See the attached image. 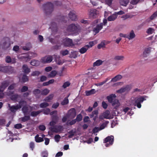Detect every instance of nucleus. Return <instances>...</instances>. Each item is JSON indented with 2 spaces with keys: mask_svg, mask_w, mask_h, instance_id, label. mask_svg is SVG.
Returning a JSON list of instances; mask_svg holds the SVG:
<instances>
[{
  "mask_svg": "<svg viewBox=\"0 0 157 157\" xmlns=\"http://www.w3.org/2000/svg\"><path fill=\"white\" fill-rule=\"evenodd\" d=\"M115 94H111L107 97V99L109 102L112 104L113 106H115V109H116L120 105L119 100L116 98Z\"/></svg>",
  "mask_w": 157,
  "mask_h": 157,
  "instance_id": "f257e3e1",
  "label": "nucleus"
},
{
  "mask_svg": "<svg viewBox=\"0 0 157 157\" xmlns=\"http://www.w3.org/2000/svg\"><path fill=\"white\" fill-rule=\"evenodd\" d=\"M43 8L46 15L50 14L54 10L53 5L50 2H48L43 5Z\"/></svg>",
  "mask_w": 157,
  "mask_h": 157,
  "instance_id": "f03ea898",
  "label": "nucleus"
},
{
  "mask_svg": "<svg viewBox=\"0 0 157 157\" xmlns=\"http://www.w3.org/2000/svg\"><path fill=\"white\" fill-rule=\"evenodd\" d=\"M79 28V26L78 25L71 24L68 26L67 31L71 34H75L78 32Z\"/></svg>",
  "mask_w": 157,
  "mask_h": 157,
  "instance_id": "7ed1b4c3",
  "label": "nucleus"
},
{
  "mask_svg": "<svg viewBox=\"0 0 157 157\" xmlns=\"http://www.w3.org/2000/svg\"><path fill=\"white\" fill-rule=\"evenodd\" d=\"M94 45V43L93 41L90 42L89 43V44L86 45L82 47L80 49L79 52L81 54H84L86 52L89 48L92 47Z\"/></svg>",
  "mask_w": 157,
  "mask_h": 157,
  "instance_id": "20e7f679",
  "label": "nucleus"
},
{
  "mask_svg": "<svg viewBox=\"0 0 157 157\" xmlns=\"http://www.w3.org/2000/svg\"><path fill=\"white\" fill-rule=\"evenodd\" d=\"M114 141V137L112 136H108L104 140V143H106L105 144L106 147H108L113 144Z\"/></svg>",
  "mask_w": 157,
  "mask_h": 157,
  "instance_id": "39448f33",
  "label": "nucleus"
},
{
  "mask_svg": "<svg viewBox=\"0 0 157 157\" xmlns=\"http://www.w3.org/2000/svg\"><path fill=\"white\" fill-rule=\"evenodd\" d=\"M146 97V96H140L139 98H136L135 99V103L136 104L137 107L140 108L141 107V103L143 102L144 100H145V98Z\"/></svg>",
  "mask_w": 157,
  "mask_h": 157,
  "instance_id": "423d86ee",
  "label": "nucleus"
},
{
  "mask_svg": "<svg viewBox=\"0 0 157 157\" xmlns=\"http://www.w3.org/2000/svg\"><path fill=\"white\" fill-rule=\"evenodd\" d=\"M76 113L75 109L74 108L70 109L68 112L67 116L68 117H70L72 119L75 117L76 115Z\"/></svg>",
  "mask_w": 157,
  "mask_h": 157,
  "instance_id": "0eeeda50",
  "label": "nucleus"
},
{
  "mask_svg": "<svg viewBox=\"0 0 157 157\" xmlns=\"http://www.w3.org/2000/svg\"><path fill=\"white\" fill-rule=\"evenodd\" d=\"M52 57L51 56H46L42 58L40 60L41 62L43 63H50L52 60Z\"/></svg>",
  "mask_w": 157,
  "mask_h": 157,
  "instance_id": "6e6552de",
  "label": "nucleus"
},
{
  "mask_svg": "<svg viewBox=\"0 0 157 157\" xmlns=\"http://www.w3.org/2000/svg\"><path fill=\"white\" fill-rule=\"evenodd\" d=\"M10 82L8 81H4L0 86V91L2 93L4 90L9 86Z\"/></svg>",
  "mask_w": 157,
  "mask_h": 157,
  "instance_id": "1a4fd4ad",
  "label": "nucleus"
},
{
  "mask_svg": "<svg viewBox=\"0 0 157 157\" xmlns=\"http://www.w3.org/2000/svg\"><path fill=\"white\" fill-rule=\"evenodd\" d=\"M14 93V91L10 90L8 93V95L11 96L10 99L12 100L15 101L17 100L20 96L17 94H13Z\"/></svg>",
  "mask_w": 157,
  "mask_h": 157,
  "instance_id": "9d476101",
  "label": "nucleus"
},
{
  "mask_svg": "<svg viewBox=\"0 0 157 157\" xmlns=\"http://www.w3.org/2000/svg\"><path fill=\"white\" fill-rule=\"evenodd\" d=\"M68 16L70 19L72 21H75L77 19V16L74 11H70L68 14Z\"/></svg>",
  "mask_w": 157,
  "mask_h": 157,
  "instance_id": "9b49d317",
  "label": "nucleus"
},
{
  "mask_svg": "<svg viewBox=\"0 0 157 157\" xmlns=\"http://www.w3.org/2000/svg\"><path fill=\"white\" fill-rule=\"evenodd\" d=\"M65 46L67 47L72 46L74 45L72 39L67 38L63 43Z\"/></svg>",
  "mask_w": 157,
  "mask_h": 157,
  "instance_id": "f8f14e48",
  "label": "nucleus"
},
{
  "mask_svg": "<svg viewBox=\"0 0 157 157\" xmlns=\"http://www.w3.org/2000/svg\"><path fill=\"white\" fill-rule=\"evenodd\" d=\"M97 14V10L95 9H90L89 11V15L90 17L95 18Z\"/></svg>",
  "mask_w": 157,
  "mask_h": 157,
  "instance_id": "ddd939ff",
  "label": "nucleus"
},
{
  "mask_svg": "<svg viewBox=\"0 0 157 157\" xmlns=\"http://www.w3.org/2000/svg\"><path fill=\"white\" fill-rule=\"evenodd\" d=\"M130 87L129 86H128L125 87L121 88L119 90H117V92L118 93L121 94L124 92L128 91L130 90Z\"/></svg>",
  "mask_w": 157,
  "mask_h": 157,
  "instance_id": "4468645a",
  "label": "nucleus"
},
{
  "mask_svg": "<svg viewBox=\"0 0 157 157\" xmlns=\"http://www.w3.org/2000/svg\"><path fill=\"white\" fill-rule=\"evenodd\" d=\"M98 110H96L93 111L91 114L90 115V117L91 118H93V120L95 121L98 118Z\"/></svg>",
  "mask_w": 157,
  "mask_h": 157,
  "instance_id": "2eb2a0df",
  "label": "nucleus"
},
{
  "mask_svg": "<svg viewBox=\"0 0 157 157\" xmlns=\"http://www.w3.org/2000/svg\"><path fill=\"white\" fill-rule=\"evenodd\" d=\"M103 24L101 23L98 24L96 27L94 28V31L96 33H98L99 31L103 28Z\"/></svg>",
  "mask_w": 157,
  "mask_h": 157,
  "instance_id": "dca6fc26",
  "label": "nucleus"
},
{
  "mask_svg": "<svg viewBox=\"0 0 157 157\" xmlns=\"http://www.w3.org/2000/svg\"><path fill=\"white\" fill-rule=\"evenodd\" d=\"M9 110L13 113H15L17 110L19 109V108L20 107L17 105L11 106L10 104H9Z\"/></svg>",
  "mask_w": 157,
  "mask_h": 157,
  "instance_id": "f3484780",
  "label": "nucleus"
},
{
  "mask_svg": "<svg viewBox=\"0 0 157 157\" xmlns=\"http://www.w3.org/2000/svg\"><path fill=\"white\" fill-rule=\"evenodd\" d=\"M61 126L53 127L50 128L51 131L53 132L58 133L61 131Z\"/></svg>",
  "mask_w": 157,
  "mask_h": 157,
  "instance_id": "a211bd4d",
  "label": "nucleus"
},
{
  "mask_svg": "<svg viewBox=\"0 0 157 157\" xmlns=\"http://www.w3.org/2000/svg\"><path fill=\"white\" fill-rule=\"evenodd\" d=\"M33 94L36 98H39L40 97L41 91L38 89H34L33 91Z\"/></svg>",
  "mask_w": 157,
  "mask_h": 157,
  "instance_id": "6ab92c4d",
  "label": "nucleus"
},
{
  "mask_svg": "<svg viewBox=\"0 0 157 157\" xmlns=\"http://www.w3.org/2000/svg\"><path fill=\"white\" fill-rule=\"evenodd\" d=\"M29 109V108L26 105L24 106L21 109V110L24 115H27L29 114L28 113Z\"/></svg>",
  "mask_w": 157,
  "mask_h": 157,
  "instance_id": "aec40b11",
  "label": "nucleus"
},
{
  "mask_svg": "<svg viewBox=\"0 0 157 157\" xmlns=\"http://www.w3.org/2000/svg\"><path fill=\"white\" fill-rule=\"evenodd\" d=\"M117 15H116L115 13L109 16L107 18V20L109 21H114L117 17Z\"/></svg>",
  "mask_w": 157,
  "mask_h": 157,
  "instance_id": "412c9836",
  "label": "nucleus"
},
{
  "mask_svg": "<svg viewBox=\"0 0 157 157\" xmlns=\"http://www.w3.org/2000/svg\"><path fill=\"white\" fill-rule=\"evenodd\" d=\"M136 35L133 30L130 32L129 35H127V38L129 40H131L135 37Z\"/></svg>",
  "mask_w": 157,
  "mask_h": 157,
  "instance_id": "4be33fe9",
  "label": "nucleus"
},
{
  "mask_svg": "<svg viewBox=\"0 0 157 157\" xmlns=\"http://www.w3.org/2000/svg\"><path fill=\"white\" fill-rule=\"evenodd\" d=\"M6 61L7 63H14L15 62V59L13 58L11 59L10 56H7L6 58Z\"/></svg>",
  "mask_w": 157,
  "mask_h": 157,
  "instance_id": "5701e85b",
  "label": "nucleus"
},
{
  "mask_svg": "<svg viewBox=\"0 0 157 157\" xmlns=\"http://www.w3.org/2000/svg\"><path fill=\"white\" fill-rule=\"evenodd\" d=\"M122 78V76L121 75H118L112 78L111 80V82H115L121 79Z\"/></svg>",
  "mask_w": 157,
  "mask_h": 157,
  "instance_id": "b1692460",
  "label": "nucleus"
},
{
  "mask_svg": "<svg viewBox=\"0 0 157 157\" xmlns=\"http://www.w3.org/2000/svg\"><path fill=\"white\" fill-rule=\"evenodd\" d=\"M21 120L23 122H25L30 119V116L29 115H24V116L23 117H21L20 118Z\"/></svg>",
  "mask_w": 157,
  "mask_h": 157,
  "instance_id": "393cba45",
  "label": "nucleus"
},
{
  "mask_svg": "<svg viewBox=\"0 0 157 157\" xmlns=\"http://www.w3.org/2000/svg\"><path fill=\"white\" fill-rule=\"evenodd\" d=\"M42 112V110H39L37 111H34L30 113V115L33 117H35Z\"/></svg>",
  "mask_w": 157,
  "mask_h": 157,
  "instance_id": "a878e982",
  "label": "nucleus"
},
{
  "mask_svg": "<svg viewBox=\"0 0 157 157\" xmlns=\"http://www.w3.org/2000/svg\"><path fill=\"white\" fill-rule=\"evenodd\" d=\"M57 73V72L56 71H52L48 75V77L49 78H53L56 76Z\"/></svg>",
  "mask_w": 157,
  "mask_h": 157,
  "instance_id": "bb28decb",
  "label": "nucleus"
},
{
  "mask_svg": "<svg viewBox=\"0 0 157 157\" xmlns=\"http://www.w3.org/2000/svg\"><path fill=\"white\" fill-rule=\"evenodd\" d=\"M129 2V0H120V3L121 5L126 6Z\"/></svg>",
  "mask_w": 157,
  "mask_h": 157,
  "instance_id": "cd10ccee",
  "label": "nucleus"
},
{
  "mask_svg": "<svg viewBox=\"0 0 157 157\" xmlns=\"http://www.w3.org/2000/svg\"><path fill=\"white\" fill-rule=\"evenodd\" d=\"M96 93L95 90L94 89H92L90 90H86L85 91L86 95L89 96L94 94Z\"/></svg>",
  "mask_w": 157,
  "mask_h": 157,
  "instance_id": "c85d7f7f",
  "label": "nucleus"
},
{
  "mask_svg": "<svg viewBox=\"0 0 157 157\" xmlns=\"http://www.w3.org/2000/svg\"><path fill=\"white\" fill-rule=\"evenodd\" d=\"M151 52V48H149L145 49L144 52V56L147 57Z\"/></svg>",
  "mask_w": 157,
  "mask_h": 157,
  "instance_id": "c756f323",
  "label": "nucleus"
},
{
  "mask_svg": "<svg viewBox=\"0 0 157 157\" xmlns=\"http://www.w3.org/2000/svg\"><path fill=\"white\" fill-rule=\"evenodd\" d=\"M22 68L25 73L28 74L30 72V69L28 67V66L26 65H24Z\"/></svg>",
  "mask_w": 157,
  "mask_h": 157,
  "instance_id": "7c9ffc66",
  "label": "nucleus"
},
{
  "mask_svg": "<svg viewBox=\"0 0 157 157\" xmlns=\"http://www.w3.org/2000/svg\"><path fill=\"white\" fill-rule=\"evenodd\" d=\"M35 140L36 142L37 143H40L43 142L44 141V139L43 138L40 137L38 135H37L35 136Z\"/></svg>",
  "mask_w": 157,
  "mask_h": 157,
  "instance_id": "2f4dec72",
  "label": "nucleus"
},
{
  "mask_svg": "<svg viewBox=\"0 0 157 157\" xmlns=\"http://www.w3.org/2000/svg\"><path fill=\"white\" fill-rule=\"evenodd\" d=\"M103 63V61L100 59H98L94 62L93 64V66L95 67L96 66H99L101 65Z\"/></svg>",
  "mask_w": 157,
  "mask_h": 157,
  "instance_id": "473e14b6",
  "label": "nucleus"
},
{
  "mask_svg": "<svg viewBox=\"0 0 157 157\" xmlns=\"http://www.w3.org/2000/svg\"><path fill=\"white\" fill-rule=\"evenodd\" d=\"M9 67L7 66L0 67V71L7 72L9 70Z\"/></svg>",
  "mask_w": 157,
  "mask_h": 157,
  "instance_id": "72a5a7b5",
  "label": "nucleus"
},
{
  "mask_svg": "<svg viewBox=\"0 0 157 157\" xmlns=\"http://www.w3.org/2000/svg\"><path fill=\"white\" fill-rule=\"evenodd\" d=\"M30 64L33 66H37L39 64V62L38 60L33 59L31 60Z\"/></svg>",
  "mask_w": 157,
  "mask_h": 157,
  "instance_id": "f704fd0d",
  "label": "nucleus"
},
{
  "mask_svg": "<svg viewBox=\"0 0 157 157\" xmlns=\"http://www.w3.org/2000/svg\"><path fill=\"white\" fill-rule=\"evenodd\" d=\"M50 90L47 89H45L41 91V95H46L48 94Z\"/></svg>",
  "mask_w": 157,
  "mask_h": 157,
  "instance_id": "c9c22d12",
  "label": "nucleus"
},
{
  "mask_svg": "<svg viewBox=\"0 0 157 157\" xmlns=\"http://www.w3.org/2000/svg\"><path fill=\"white\" fill-rule=\"evenodd\" d=\"M53 97V95L51 94L49 95L48 96L46 97L44 101L46 102H49L50 100H52Z\"/></svg>",
  "mask_w": 157,
  "mask_h": 157,
  "instance_id": "e433bc0d",
  "label": "nucleus"
},
{
  "mask_svg": "<svg viewBox=\"0 0 157 157\" xmlns=\"http://www.w3.org/2000/svg\"><path fill=\"white\" fill-rule=\"evenodd\" d=\"M110 114V111L109 110H106L105 112H104L102 114L104 116V117L105 119H108L109 118V116Z\"/></svg>",
  "mask_w": 157,
  "mask_h": 157,
  "instance_id": "4c0bfd02",
  "label": "nucleus"
},
{
  "mask_svg": "<svg viewBox=\"0 0 157 157\" xmlns=\"http://www.w3.org/2000/svg\"><path fill=\"white\" fill-rule=\"evenodd\" d=\"M124 58V56H117L114 57V59L116 60H123Z\"/></svg>",
  "mask_w": 157,
  "mask_h": 157,
  "instance_id": "58836bf2",
  "label": "nucleus"
},
{
  "mask_svg": "<svg viewBox=\"0 0 157 157\" xmlns=\"http://www.w3.org/2000/svg\"><path fill=\"white\" fill-rule=\"evenodd\" d=\"M82 115L81 114H79L76 117V118L75 119V120L77 122H80L82 121Z\"/></svg>",
  "mask_w": 157,
  "mask_h": 157,
  "instance_id": "ea45409f",
  "label": "nucleus"
},
{
  "mask_svg": "<svg viewBox=\"0 0 157 157\" xmlns=\"http://www.w3.org/2000/svg\"><path fill=\"white\" fill-rule=\"evenodd\" d=\"M40 107L41 108H46L49 105V104L47 102H43L40 104Z\"/></svg>",
  "mask_w": 157,
  "mask_h": 157,
  "instance_id": "a19ab883",
  "label": "nucleus"
},
{
  "mask_svg": "<svg viewBox=\"0 0 157 157\" xmlns=\"http://www.w3.org/2000/svg\"><path fill=\"white\" fill-rule=\"evenodd\" d=\"M157 17V10L154 12L150 17L151 20L155 19Z\"/></svg>",
  "mask_w": 157,
  "mask_h": 157,
  "instance_id": "79ce46f5",
  "label": "nucleus"
},
{
  "mask_svg": "<svg viewBox=\"0 0 157 157\" xmlns=\"http://www.w3.org/2000/svg\"><path fill=\"white\" fill-rule=\"evenodd\" d=\"M26 102L24 100H21L19 102V105H17V106H18L19 107V109H21L22 106H23L25 104H26Z\"/></svg>",
  "mask_w": 157,
  "mask_h": 157,
  "instance_id": "37998d69",
  "label": "nucleus"
},
{
  "mask_svg": "<svg viewBox=\"0 0 157 157\" xmlns=\"http://www.w3.org/2000/svg\"><path fill=\"white\" fill-rule=\"evenodd\" d=\"M70 85V82H69L67 81L63 83L62 87L63 88L65 89L67 87L69 86Z\"/></svg>",
  "mask_w": 157,
  "mask_h": 157,
  "instance_id": "c03bdc74",
  "label": "nucleus"
},
{
  "mask_svg": "<svg viewBox=\"0 0 157 157\" xmlns=\"http://www.w3.org/2000/svg\"><path fill=\"white\" fill-rule=\"evenodd\" d=\"M16 86V84L13 83L11 84L8 87V90H13Z\"/></svg>",
  "mask_w": 157,
  "mask_h": 157,
  "instance_id": "a18cd8bd",
  "label": "nucleus"
},
{
  "mask_svg": "<svg viewBox=\"0 0 157 157\" xmlns=\"http://www.w3.org/2000/svg\"><path fill=\"white\" fill-rule=\"evenodd\" d=\"M140 2V0H132L130 4L132 5H136Z\"/></svg>",
  "mask_w": 157,
  "mask_h": 157,
  "instance_id": "49530a36",
  "label": "nucleus"
},
{
  "mask_svg": "<svg viewBox=\"0 0 157 157\" xmlns=\"http://www.w3.org/2000/svg\"><path fill=\"white\" fill-rule=\"evenodd\" d=\"M105 44L104 42H101V43L99 44L97 46L98 49H100L102 48H105Z\"/></svg>",
  "mask_w": 157,
  "mask_h": 157,
  "instance_id": "de8ad7c7",
  "label": "nucleus"
},
{
  "mask_svg": "<svg viewBox=\"0 0 157 157\" xmlns=\"http://www.w3.org/2000/svg\"><path fill=\"white\" fill-rule=\"evenodd\" d=\"M22 82H25L28 80V77L25 75H24L22 77Z\"/></svg>",
  "mask_w": 157,
  "mask_h": 157,
  "instance_id": "09e8293b",
  "label": "nucleus"
},
{
  "mask_svg": "<svg viewBox=\"0 0 157 157\" xmlns=\"http://www.w3.org/2000/svg\"><path fill=\"white\" fill-rule=\"evenodd\" d=\"M109 79L108 78H107L105 80L102 82L95 84V85L97 86H102L105 83L108 81Z\"/></svg>",
  "mask_w": 157,
  "mask_h": 157,
  "instance_id": "8fccbe9b",
  "label": "nucleus"
},
{
  "mask_svg": "<svg viewBox=\"0 0 157 157\" xmlns=\"http://www.w3.org/2000/svg\"><path fill=\"white\" fill-rule=\"evenodd\" d=\"M69 101L67 98H65L61 102V104L62 105H67Z\"/></svg>",
  "mask_w": 157,
  "mask_h": 157,
  "instance_id": "3c124183",
  "label": "nucleus"
},
{
  "mask_svg": "<svg viewBox=\"0 0 157 157\" xmlns=\"http://www.w3.org/2000/svg\"><path fill=\"white\" fill-rule=\"evenodd\" d=\"M105 4L109 6L112 5L113 0H104Z\"/></svg>",
  "mask_w": 157,
  "mask_h": 157,
  "instance_id": "603ef678",
  "label": "nucleus"
},
{
  "mask_svg": "<svg viewBox=\"0 0 157 157\" xmlns=\"http://www.w3.org/2000/svg\"><path fill=\"white\" fill-rule=\"evenodd\" d=\"M49 41L53 44H59V42L58 41H56L54 39L52 38H50L49 39Z\"/></svg>",
  "mask_w": 157,
  "mask_h": 157,
  "instance_id": "864d4df0",
  "label": "nucleus"
},
{
  "mask_svg": "<svg viewBox=\"0 0 157 157\" xmlns=\"http://www.w3.org/2000/svg\"><path fill=\"white\" fill-rule=\"evenodd\" d=\"M60 53L63 56L67 55L69 53V51L66 49L60 52Z\"/></svg>",
  "mask_w": 157,
  "mask_h": 157,
  "instance_id": "5fc2aeb1",
  "label": "nucleus"
},
{
  "mask_svg": "<svg viewBox=\"0 0 157 157\" xmlns=\"http://www.w3.org/2000/svg\"><path fill=\"white\" fill-rule=\"evenodd\" d=\"M68 133L69 134L68 137L69 138H71L74 135L75 132H73V130H71Z\"/></svg>",
  "mask_w": 157,
  "mask_h": 157,
  "instance_id": "6e6d98bb",
  "label": "nucleus"
},
{
  "mask_svg": "<svg viewBox=\"0 0 157 157\" xmlns=\"http://www.w3.org/2000/svg\"><path fill=\"white\" fill-rule=\"evenodd\" d=\"M61 138L60 136L59 135H56L55 136L54 139L55 141L57 142H59Z\"/></svg>",
  "mask_w": 157,
  "mask_h": 157,
  "instance_id": "4d7b16f0",
  "label": "nucleus"
},
{
  "mask_svg": "<svg viewBox=\"0 0 157 157\" xmlns=\"http://www.w3.org/2000/svg\"><path fill=\"white\" fill-rule=\"evenodd\" d=\"M48 153L47 151H44L42 152L41 154L42 157H48Z\"/></svg>",
  "mask_w": 157,
  "mask_h": 157,
  "instance_id": "13d9d810",
  "label": "nucleus"
},
{
  "mask_svg": "<svg viewBox=\"0 0 157 157\" xmlns=\"http://www.w3.org/2000/svg\"><path fill=\"white\" fill-rule=\"evenodd\" d=\"M40 74V72L38 71H33L31 74L33 76H38Z\"/></svg>",
  "mask_w": 157,
  "mask_h": 157,
  "instance_id": "bf43d9fd",
  "label": "nucleus"
},
{
  "mask_svg": "<svg viewBox=\"0 0 157 157\" xmlns=\"http://www.w3.org/2000/svg\"><path fill=\"white\" fill-rule=\"evenodd\" d=\"M28 88L27 86H23L21 89V92H24L28 90Z\"/></svg>",
  "mask_w": 157,
  "mask_h": 157,
  "instance_id": "052dcab7",
  "label": "nucleus"
},
{
  "mask_svg": "<svg viewBox=\"0 0 157 157\" xmlns=\"http://www.w3.org/2000/svg\"><path fill=\"white\" fill-rule=\"evenodd\" d=\"M43 112L44 114L48 115L50 113V110L49 109L47 108L44 110Z\"/></svg>",
  "mask_w": 157,
  "mask_h": 157,
  "instance_id": "680f3d73",
  "label": "nucleus"
},
{
  "mask_svg": "<svg viewBox=\"0 0 157 157\" xmlns=\"http://www.w3.org/2000/svg\"><path fill=\"white\" fill-rule=\"evenodd\" d=\"M14 128L16 129H20L22 128V125L21 124H18L14 125Z\"/></svg>",
  "mask_w": 157,
  "mask_h": 157,
  "instance_id": "e2e57ef3",
  "label": "nucleus"
},
{
  "mask_svg": "<svg viewBox=\"0 0 157 157\" xmlns=\"http://www.w3.org/2000/svg\"><path fill=\"white\" fill-rule=\"evenodd\" d=\"M61 45L59 44V45L54 46L52 47V49L54 50H57L60 48Z\"/></svg>",
  "mask_w": 157,
  "mask_h": 157,
  "instance_id": "0e129e2a",
  "label": "nucleus"
},
{
  "mask_svg": "<svg viewBox=\"0 0 157 157\" xmlns=\"http://www.w3.org/2000/svg\"><path fill=\"white\" fill-rule=\"evenodd\" d=\"M39 128L40 130L44 131L45 130L46 127L44 125H41L39 126Z\"/></svg>",
  "mask_w": 157,
  "mask_h": 157,
  "instance_id": "69168bd1",
  "label": "nucleus"
},
{
  "mask_svg": "<svg viewBox=\"0 0 157 157\" xmlns=\"http://www.w3.org/2000/svg\"><path fill=\"white\" fill-rule=\"evenodd\" d=\"M153 31L154 29H153L151 28H150L147 30V32L148 34H151L153 33Z\"/></svg>",
  "mask_w": 157,
  "mask_h": 157,
  "instance_id": "338daca9",
  "label": "nucleus"
},
{
  "mask_svg": "<svg viewBox=\"0 0 157 157\" xmlns=\"http://www.w3.org/2000/svg\"><path fill=\"white\" fill-rule=\"evenodd\" d=\"M30 147L32 151H33L35 147V145L34 142H31L29 144Z\"/></svg>",
  "mask_w": 157,
  "mask_h": 157,
  "instance_id": "774afa93",
  "label": "nucleus"
}]
</instances>
